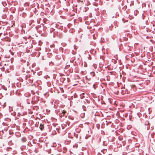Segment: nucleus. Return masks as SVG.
<instances>
[{
  "instance_id": "1",
  "label": "nucleus",
  "mask_w": 155,
  "mask_h": 155,
  "mask_svg": "<svg viewBox=\"0 0 155 155\" xmlns=\"http://www.w3.org/2000/svg\"><path fill=\"white\" fill-rule=\"evenodd\" d=\"M55 59L57 60H60L63 59V57L61 55H57L55 57Z\"/></svg>"
},
{
  "instance_id": "2",
  "label": "nucleus",
  "mask_w": 155,
  "mask_h": 155,
  "mask_svg": "<svg viewBox=\"0 0 155 155\" xmlns=\"http://www.w3.org/2000/svg\"><path fill=\"white\" fill-rule=\"evenodd\" d=\"M59 115L60 117H62L64 116V115L61 112L60 110H59Z\"/></svg>"
},
{
  "instance_id": "3",
  "label": "nucleus",
  "mask_w": 155,
  "mask_h": 155,
  "mask_svg": "<svg viewBox=\"0 0 155 155\" xmlns=\"http://www.w3.org/2000/svg\"><path fill=\"white\" fill-rule=\"evenodd\" d=\"M26 140L27 139L25 137H23L21 139V141L23 143L25 142L26 141Z\"/></svg>"
},
{
  "instance_id": "4",
  "label": "nucleus",
  "mask_w": 155,
  "mask_h": 155,
  "mask_svg": "<svg viewBox=\"0 0 155 155\" xmlns=\"http://www.w3.org/2000/svg\"><path fill=\"white\" fill-rule=\"evenodd\" d=\"M20 149L21 150L23 151L24 149H26V146L24 145L22 146L21 147Z\"/></svg>"
},
{
  "instance_id": "5",
  "label": "nucleus",
  "mask_w": 155,
  "mask_h": 155,
  "mask_svg": "<svg viewBox=\"0 0 155 155\" xmlns=\"http://www.w3.org/2000/svg\"><path fill=\"white\" fill-rule=\"evenodd\" d=\"M39 128H40V129L41 130H42L43 129H44V125L41 124H40V127H39Z\"/></svg>"
},
{
  "instance_id": "6",
  "label": "nucleus",
  "mask_w": 155,
  "mask_h": 155,
  "mask_svg": "<svg viewBox=\"0 0 155 155\" xmlns=\"http://www.w3.org/2000/svg\"><path fill=\"white\" fill-rule=\"evenodd\" d=\"M68 117L70 119L72 120H74L75 119L74 117L73 116H68Z\"/></svg>"
},
{
  "instance_id": "7",
  "label": "nucleus",
  "mask_w": 155,
  "mask_h": 155,
  "mask_svg": "<svg viewBox=\"0 0 155 155\" xmlns=\"http://www.w3.org/2000/svg\"><path fill=\"white\" fill-rule=\"evenodd\" d=\"M64 115L66 114V111L65 110H61V111H60Z\"/></svg>"
},
{
  "instance_id": "8",
  "label": "nucleus",
  "mask_w": 155,
  "mask_h": 155,
  "mask_svg": "<svg viewBox=\"0 0 155 155\" xmlns=\"http://www.w3.org/2000/svg\"><path fill=\"white\" fill-rule=\"evenodd\" d=\"M49 64L50 66H52L54 64V63L53 61H51V62H49Z\"/></svg>"
},
{
  "instance_id": "9",
  "label": "nucleus",
  "mask_w": 155,
  "mask_h": 155,
  "mask_svg": "<svg viewBox=\"0 0 155 155\" xmlns=\"http://www.w3.org/2000/svg\"><path fill=\"white\" fill-rule=\"evenodd\" d=\"M121 93L123 95L125 94H126V91L122 90L121 92Z\"/></svg>"
},
{
  "instance_id": "10",
  "label": "nucleus",
  "mask_w": 155,
  "mask_h": 155,
  "mask_svg": "<svg viewBox=\"0 0 155 155\" xmlns=\"http://www.w3.org/2000/svg\"><path fill=\"white\" fill-rule=\"evenodd\" d=\"M5 40L7 41H8L9 42H10L11 40L10 38H5Z\"/></svg>"
},
{
  "instance_id": "11",
  "label": "nucleus",
  "mask_w": 155,
  "mask_h": 155,
  "mask_svg": "<svg viewBox=\"0 0 155 155\" xmlns=\"http://www.w3.org/2000/svg\"><path fill=\"white\" fill-rule=\"evenodd\" d=\"M90 74L92 76L94 77L95 75V74L94 72H92L90 73Z\"/></svg>"
},
{
  "instance_id": "12",
  "label": "nucleus",
  "mask_w": 155,
  "mask_h": 155,
  "mask_svg": "<svg viewBox=\"0 0 155 155\" xmlns=\"http://www.w3.org/2000/svg\"><path fill=\"white\" fill-rule=\"evenodd\" d=\"M28 145L29 147H31V146H32V145L31 144V142L30 141L28 143Z\"/></svg>"
},
{
  "instance_id": "13",
  "label": "nucleus",
  "mask_w": 155,
  "mask_h": 155,
  "mask_svg": "<svg viewBox=\"0 0 155 155\" xmlns=\"http://www.w3.org/2000/svg\"><path fill=\"white\" fill-rule=\"evenodd\" d=\"M122 140H123V141H122V142L123 143V145H124L125 144L126 142H125V140L123 138L122 139Z\"/></svg>"
},
{
  "instance_id": "14",
  "label": "nucleus",
  "mask_w": 155,
  "mask_h": 155,
  "mask_svg": "<svg viewBox=\"0 0 155 155\" xmlns=\"http://www.w3.org/2000/svg\"><path fill=\"white\" fill-rule=\"evenodd\" d=\"M31 103L32 104H35L36 103V102L35 101H32Z\"/></svg>"
},
{
  "instance_id": "15",
  "label": "nucleus",
  "mask_w": 155,
  "mask_h": 155,
  "mask_svg": "<svg viewBox=\"0 0 155 155\" xmlns=\"http://www.w3.org/2000/svg\"><path fill=\"white\" fill-rule=\"evenodd\" d=\"M126 39V38L125 37H123L122 39H120V40L121 41H122V40L124 41Z\"/></svg>"
},
{
  "instance_id": "16",
  "label": "nucleus",
  "mask_w": 155,
  "mask_h": 155,
  "mask_svg": "<svg viewBox=\"0 0 155 155\" xmlns=\"http://www.w3.org/2000/svg\"><path fill=\"white\" fill-rule=\"evenodd\" d=\"M26 79H27V78H30V75H27L26 76Z\"/></svg>"
},
{
  "instance_id": "17",
  "label": "nucleus",
  "mask_w": 155,
  "mask_h": 155,
  "mask_svg": "<svg viewBox=\"0 0 155 155\" xmlns=\"http://www.w3.org/2000/svg\"><path fill=\"white\" fill-rule=\"evenodd\" d=\"M64 78H61L60 79L61 81L62 82H64Z\"/></svg>"
},
{
  "instance_id": "18",
  "label": "nucleus",
  "mask_w": 155,
  "mask_h": 155,
  "mask_svg": "<svg viewBox=\"0 0 155 155\" xmlns=\"http://www.w3.org/2000/svg\"><path fill=\"white\" fill-rule=\"evenodd\" d=\"M97 127L98 128V129H99L100 128V126L99 124H97Z\"/></svg>"
},
{
  "instance_id": "19",
  "label": "nucleus",
  "mask_w": 155,
  "mask_h": 155,
  "mask_svg": "<svg viewBox=\"0 0 155 155\" xmlns=\"http://www.w3.org/2000/svg\"><path fill=\"white\" fill-rule=\"evenodd\" d=\"M126 6L125 5L124 7L123 8V10H124V11H125V10H126V7H125Z\"/></svg>"
},
{
  "instance_id": "20",
  "label": "nucleus",
  "mask_w": 155,
  "mask_h": 155,
  "mask_svg": "<svg viewBox=\"0 0 155 155\" xmlns=\"http://www.w3.org/2000/svg\"><path fill=\"white\" fill-rule=\"evenodd\" d=\"M93 87L94 89H96V86L94 84L93 86Z\"/></svg>"
},
{
  "instance_id": "21",
  "label": "nucleus",
  "mask_w": 155,
  "mask_h": 155,
  "mask_svg": "<svg viewBox=\"0 0 155 155\" xmlns=\"http://www.w3.org/2000/svg\"><path fill=\"white\" fill-rule=\"evenodd\" d=\"M89 57H88V58L90 60H91V57L89 55Z\"/></svg>"
},
{
  "instance_id": "22",
  "label": "nucleus",
  "mask_w": 155,
  "mask_h": 155,
  "mask_svg": "<svg viewBox=\"0 0 155 155\" xmlns=\"http://www.w3.org/2000/svg\"><path fill=\"white\" fill-rule=\"evenodd\" d=\"M20 115V114L19 113H18L17 116L18 117V116H19Z\"/></svg>"
},
{
  "instance_id": "23",
  "label": "nucleus",
  "mask_w": 155,
  "mask_h": 155,
  "mask_svg": "<svg viewBox=\"0 0 155 155\" xmlns=\"http://www.w3.org/2000/svg\"><path fill=\"white\" fill-rule=\"evenodd\" d=\"M54 131V132H55L54 133L53 132H52V135L54 134L55 133H56V132L55 131Z\"/></svg>"
},
{
  "instance_id": "24",
  "label": "nucleus",
  "mask_w": 155,
  "mask_h": 155,
  "mask_svg": "<svg viewBox=\"0 0 155 155\" xmlns=\"http://www.w3.org/2000/svg\"><path fill=\"white\" fill-rule=\"evenodd\" d=\"M122 20L123 22V23H124L125 22V21H124L123 20V19H122Z\"/></svg>"
},
{
  "instance_id": "25",
  "label": "nucleus",
  "mask_w": 155,
  "mask_h": 155,
  "mask_svg": "<svg viewBox=\"0 0 155 155\" xmlns=\"http://www.w3.org/2000/svg\"><path fill=\"white\" fill-rule=\"evenodd\" d=\"M74 60V59H73L72 60V59H71V60L70 61H72V62H73V61Z\"/></svg>"
},
{
  "instance_id": "26",
  "label": "nucleus",
  "mask_w": 155,
  "mask_h": 155,
  "mask_svg": "<svg viewBox=\"0 0 155 155\" xmlns=\"http://www.w3.org/2000/svg\"><path fill=\"white\" fill-rule=\"evenodd\" d=\"M122 90H126V89H125V88H124Z\"/></svg>"
},
{
  "instance_id": "27",
  "label": "nucleus",
  "mask_w": 155,
  "mask_h": 155,
  "mask_svg": "<svg viewBox=\"0 0 155 155\" xmlns=\"http://www.w3.org/2000/svg\"><path fill=\"white\" fill-rule=\"evenodd\" d=\"M56 130H57V131L58 132V129L56 128Z\"/></svg>"
},
{
  "instance_id": "28",
  "label": "nucleus",
  "mask_w": 155,
  "mask_h": 155,
  "mask_svg": "<svg viewBox=\"0 0 155 155\" xmlns=\"http://www.w3.org/2000/svg\"><path fill=\"white\" fill-rule=\"evenodd\" d=\"M30 79V80H31V81H32V80H33V79H32V78H31V79Z\"/></svg>"
},
{
  "instance_id": "29",
  "label": "nucleus",
  "mask_w": 155,
  "mask_h": 155,
  "mask_svg": "<svg viewBox=\"0 0 155 155\" xmlns=\"http://www.w3.org/2000/svg\"><path fill=\"white\" fill-rule=\"evenodd\" d=\"M131 118L130 117V120H131Z\"/></svg>"
},
{
  "instance_id": "30",
  "label": "nucleus",
  "mask_w": 155,
  "mask_h": 155,
  "mask_svg": "<svg viewBox=\"0 0 155 155\" xmlns=\"http://www.w3.org/2000/svg\"><path fill=\"white\" fill-rule=\"evenodd\" d=\"M124 117H126V114L125 115Z\"/></svg>"
},
{
  "instance_id": "31",
  "label": "nucleus",
  "mask_w": 155,
  "mask_h": 155,
  "mask_svg": "<svg viewBox=\"0 0 155 155\" xmlns=\"http://www.w3.org/2000/svg\"><path fill=\"white\" fill-rule=\"evenodd\" d=\"M28 103V104H30V103Z\"/></svg>"
},
{
  "instance_id": "32",
  "label": "nucleus",
  "mask_w": 155,
  "mask_h": 155,
  "mask_svg": "<svg viewBox=\"0 0 155 155\" xmlns=\"http://www.w3.org/2000/svg\"><path fill=\"white\" fill-rule=\"evenodd\" d=\"M83 94H84V93H83Z\"/></svg>"
}]
</instances>
